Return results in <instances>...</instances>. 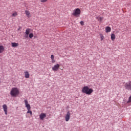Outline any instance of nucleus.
Returning <instances> with one entry per match:
<instances>
[{"mask_svg": "<svg viewBox=\"0 0 131 131\" xmlns=\"http://www.w3.org/2000/svg\"><path fill=\"white\" fill-rule=\"evenodd\" d=\"M19 94V89L17 88H12L10 92V95L12 97H18Z\"/></svg>", "mask_w": 131, "mask_h": 131, "instance_id": "1", "label": "nucleus"}, {"mask_svg": "<svg viewBox=\"0 0 131 131\" xmlns=\"http://www.w3.org/2000/svg\"><path fill=\"white\" fill-rule=\"evenodd\" d=\"M93 92L94 90L92 89H89L88 86H84L82 89V93L86 94V95H91Z\"/></svg>", "mask_w": 131, "mask_h": 131, "instance_id": "2", "label": "nucleus"}, {"mask_svg": "<svg viewBox=\"0 0 131 131\" xmlns=\"http://www.w3.org/2000/svg\"><path fill=\"white\" fill-rule=\"evenodd\" d=\"M81 13V11L79 9V8H76L73 11L72 15L74 16V17L77 18V17H79L80 16Z\"/></svg>", "mask_w": 131, "mask_h": 131, "instance_id": "3", "label": "nucleus"}, {"mask_svg": "<svg viewBox=\"0 0 131 131\" xmlns=\"http://www.w3.org/2000/svg\"><path fill=\"white\" fill-rule=\"evenodd\" d=\"M31 31H32V30L30 29V28H27L25 32V37L27 38L28 37V35H29L30 38H32V37H33V33H30Z\"/></svg>", "mask_w": 131, "mask_h": 131, "instance_id": "4", "label": "nucleus"}, {"mask_svg": "<svg viewBox=\"0 0 131 131\" xmlns=\"http://www.w3.org/2000/svg\"><path fill=\"white\" fill-rule=\"evenodd\" d=\"M24 102L26 105V107L28 110L27 113H30V115L32 116V111H30V109H31V107L30 106V104H28V101L25 99L24 100Z\"/></svg>", "mask_w": 131, "mask_h": 131, "instance_id": "5", "label": "nucleus"}, {"mask_svg": "<svg viewBox=\"0 0 131 131\" xmlns=\"http://www.w3.org/2000/svg\"><path fill=\"white\" fill-rule=\"evenodd\" d=\"M59 68H60V64L57 63L53 66L52 70H53V71H58Z\"/></svg>", "mask_w": 131, "mask_h": 131, "instance_id": "6", "label": "nucleus"}, {"mask_svg": "<svg viewBox=\"0 0 131 131\" xmlns=\"http://www.w3.org/2000/svg\"><path fill=\"white\" fill-rule=\"evenodd\" d=\"M124 86L127 90L131 91V81L129 82L128 83H126L124 84Z\"/></svg>", "mask_w": 131, "mask_h": 131, "instance_id": "7", "label": "nucleus"}, {"mask_svg": "<svg viewBox=\"0 0 131 131\" xmlns=\"http://www.w3.org/2000/svg\"><path fill=\"white\" fill-rule=\"evenodd\" d=\"M3 108L5 114L7 115L8 114V106L6 104H4L3 105Z\"/></svg>", "mask_w": 131, "mask_h": 131, "instance_id": "8", "label": "nucleus"}, {"mask_svg": "<svg viewBox=\"0 0 131 131\" xmlns=\"http://www.w3.org/2000/svg\"><path fill=\"white\" fill-rule=\"evenodd\" d=\"M47 117V115L45 113H41L39 116V118L41 120H43L44 118Z\"/></svg>", "mask_w": 131, "mask_h": 131, "instance_id": "9", "label": "nucleus"}, {"mask_svg": "<svg viewBox=\"0 0 131 131\" xmlns=\"http://www.w3.org/2000/svg\"><path fill=\"white\" fill-rule=\"evenodd\" d=\"M66 121H69L70 119V113L68 112L65 117Z\"/></svg>", "mask_w": 131, "mask_h": 131, "instance_id": "10", "label": "nucleus"}, {"mask_svg": "<svg viewBox=\"0 0 131 131\" xmlns=\"http://www.w3.org/2000/svg\"><path fill=\"white\" fill-rule=\"evenodd\" d=\"M111 32V28L110 27H106L105 28V32L106 33H108V32Z\"/></svg>", "mask_w": 131, "mask_h": 131, "instance_id": "11", "label": "nucleus"}, {"mask_svg": "<svg viewBox=\"0 0 131 131\" xmlns=\"http://www.w3.org/2000/svg\"><path fill=\"white\" fill-rule=\"evenodd\" d=\"M29 73H28V72L27 71H25V77H26V78H29Z\"/></svg>", "mask_w": 131, "mask_h": 131, "instance_id": "12", "label": "nucleus"}, {"mask_svg": "<svg viewBox=\"0 0 131 131\" xmlns=\"http://www.w3.org/2000/svg\"><path fill=\"white\" fill-rule=\"evenodd\" d=\"M11 46L13 48H15L16 47H18V46H19V44L18 43H16V42H12Z\"/></svg>", "mask_w": 131, "mask_h": 131, "instance_id": "13", "label": "nucleus"}, {"mask_svg": "<svg viewBox=\"0 0 131 131\" xmlns=\"http://www.w3.org/2000/svg\"><path fill=\"white\" fill-rule=\"evenodd\" d=\"M25 13H26V15H27V17H28V18H30V12H29V11L26 10L25 11Z\"/></svg>", "mask_w": 131, "mask_h": 131, "instance_id": "14", "label": "nucleus"}, {"mask_svg": "<svg viewBox=\"0 0 131 131\" xmlns=\"http://www.w3.org/2000/svg\"><path fill=\"white\" fill-rule=\"evenodd\" d=\"M111 39H112V40L113 41H114V40H115V38H116V37H115V34H112L111 35Z\"/></svg>", "mask_w": 131, "mask_h": 131, "instance_id": "15", "label": "nucleus"}, {"mask_svg": "<svg viewBox=\"0 0 131 131\" xmlns=\"http://www.w3.org/2000/svg\"><path fill=\"white\" fill-rule=\"evenodd\" d=\"M5 51V48L3 46H0V53H3Z\"/></svg>", "mask_w": 131, "mask_h": 131, "instance_id": "16", "label": "nucleus"}, {"mask_svg": "<svg viewBox=\"0 0 131 131\" xmlns=\"http://www.w3.org/2000/svg\"><path fill=\"white\" fill-rule=\"evenodd\" d=\"M96 19H97V20H98L100 22H102L103 21V19H104V18L98 16L96 18Z\"/></svg>", "mask_w": 131, "mask_h": 131, "instance_id": "17", "label": "nucleus"}, {"mask_svg": "<svg viewBox=\"0 0 131 131\" xmlns=\"http://www.w3.org/2000/svg\"><path fill=\"white\" fill-rule=\"evenodd\" d=\"M51 60H52V62L55 63V59H54L55 57L54 56V55H51Z\"/></svg>", "mask_w": 131, "mask_h": 131, "instance_id": "18", "label": "nucleus"}, {"mask_svg": "<svg viewBox=\"0 0 131 131\" xmlns=\"http://www.w3.org/2000/svg\"><path fill=\"white\" fill-rule=\"evenodd\" d=\"M17 16H18V13L17 12H15L12 13V17H17Z\"/></svg>", "mask_w": 131, "mask_h": 131, "instance_id": "19", "label": "nucleus"}, {"mask_svg": "<svg viewBox=\"0 0 131 131\" xmlns=\"http://www.w3.org/2000/svg\"><path fill=\"white\" fill-rule=\"evenodd\" d=\"M101 40H104V36L102 34L100 35Z\"/></svg>", "mask_w": 131, "mask_h": 131, "instance_id": "20", "label": "nucleus"}, {"mask_svg": "<svg viewBox=\"0 0 131 131\" xmlns=\"http://www.w3.org/2000/svg\"><path fill=\"white\" fill-rule=\"evenodd\" d=\"M80 23L81 25H82V26H83V25H84V22H83V21H81Z\"/></svg>", "mask_w": 131, "mask_h": 131, "instance_id": "21", "label": "nucleus"}, {"mask_svg": "<svg viewBox=\"0 0 131 131\" xmlns=\"http://www.w3.org/2000/svg\"><path fill=\"white\" fill-rule=\"evenodd\" d=\"M45 2H46V1H41L42 3H45Z\"/></svg>", "mask_w": 131, "mask_h": 131, "instance_id": "22", "label": "nucleus"}]
</instances>
